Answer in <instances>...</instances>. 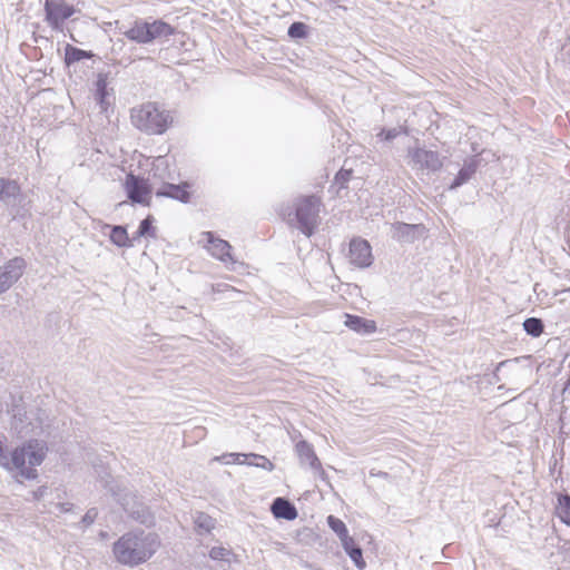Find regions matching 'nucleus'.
Segmentation results:
<instances>
[{"label":"nucleus","mask_w":570,"mask_h":570,"mask_svg":"<svg viewBox=\"0 0 570 570\" xmlns=\"http://www.w3.org/2000/svg\"><path fill=\"white\" fill-rule=\"evenodd\" d=\"M160 546L161 541L157 533L134 530L124 533L114 543L112 552L120 564L136 567L151 559Z\"/></svg>","instance_id":"obj_1"},{"label":"nucleus","mask_w":570,"mask_h":570,"mask_svg":"<svg viewBox=\"0 0 570 570\" xmlns=\"http://www.w3.org/2000/svg\"><path fill=\"white\" fill-rule=\"evenodd\" d=\"M46 488L45 487H38V494L37 498L40 500L45 495Z\"/></svg>","instance_id":"obj_39"},{"label":"nucleus","mask_w":570,"mask_h":570,"mask_svg":"<svg viewBox=\"0 0 570 570\" xmlns=\"http://www.w3.org/2000/svg\"><path fill=\"white\" fill-rule=\"evenodd\" d=\"M36 451L31 444L16 449L11 456L10 469L17 471V478L23 479L35 478Z\"/></svg>","instance_id":"obj_4"},{"label":"nucleus","mask_w":570,"mask_h":570,"mask_svg":"<svg viewBox=\"0 0 570 570\" xmlns=\"http://www.w3.org/2000/svg\"><path fill=\"white\" fill-rule=\"evenodd\" d=\"M154 218L151 216H147L142 219L138 226L136 234L132 236V240H136L140 237H157V230L153 226Z\"/></svg>","instance_id":"obj_25"},{"label":"nucleus","mask_w":570,"mask_h":570,"mask_svg":"<svg viewBox=\"0 0 570 570\" xmlns=\"http://www.w3.org/2000/svg\"><path fill=\"white\" fill-rule=\"evenodd\" d=\"M478 165L479 161L475 159H470L469 161H465L463 167L459 170L456 177L450 185V189H455L462 186L463 184L468 183L471 179V177L475 174Z\"/></svg>","instance_id":"obj_18"},{"label":"nucleus","mask_w":570,"mask_h":570,"mask_svg":"<svg viewBox=\"0 0 570 570\" xmlns=\"http://www.w3.org/2000/svg\"><path fill=\"white\" fill-rule=\"evenodd\" d=\"M0 464L1 465H8V458L4 453L2 443L0 442Z\"/></svg>","instance_id":"obj_37"},{"label":"nucleus","mask_w":570,"mask_h":570,"mask_svg":"<svg viewBox=\"0 0 570 570\" xmlns=\"http://www.w3.org/2000/svg\"><path fill=\"white\" fill-rule=\"evenodd\" d=\"M321 198L314 195L297 199L295 218L297 228L307 237L312 236L320 222Z\"/></svg>","instance_id":"obj_3"},{"label":"nucleus","mask_w":570,"mask_h":570,"mask_svg":"<svg viewBox=\"0 0 570 570\" xmlns=\"http://www.w3.org/2000/svg\"><path fill=\"white\" fill-rule=\"evenodd\" d=\"M110 240L118 247H131L134 246L132 238L128 237L127 230L124 226H112L110 230Z\"/></svg>","instance_id":"obj_21"},{"label":"nucleus","mask_w":570,"mask_h":570,"mask_svg":"<svg viewBox=\"0 0 570 570\" xmlns=\"http://www.w3.org/2000/svg\"><path fill=\"white\" fill-rule=\"evenodd\" d=\"M295 449L301 464L308 465L315 472V474L325 481L327 475L323 470L321 461L318 460L313 446L306 441H299Z\"/></svg>","instance_id":"obj_8"},{"label":"nucleus","mask_w":570,"mask_h":570,"mask_svg":"<svg viewBox=\"0 0 570 570\" xmlns=\"http://www.w3.org/2000/svg\"><path fill=\"white\" fill-rule=\"evenodd\" d=\"M327 524L328 527L337 534V537L340 538V540H345L346 538H348V530L345 525V523L334 517V515H328L327 517Z\"/></svg>","instance_id":"obj_26"},{"label":"nucleus","mask_w":570,"mask_h":570,"mask_svg":"<svg viewBox=\"0 0 570 570\" xmlns=\"http://www.w3.org/2000/svg\"><path fill=\"white\" fill-rule=\"evenodd\" d=\"M125 510L127 512H129V514L137 521H139L140 523H146L147 520L145 519L144 514L140 513L139 510L137 511H129L125 505H124Z\"/></svg>","instance_id":"obj_36"},{"label":"nucleus","mask_w":570,"mask_h":570,"mask_svg":"<svg viewBox=\"0 0 570 570\" xmlns=\"http://www.w3.org/2000/svg\"><path fill=\"white\" fill-rule=\"evenodd\" d=\"M230 458L234 459V462L240 463V464H249L255 465L257 468H262L266 471H273L275 465L264 455L249 453H230Z\"/></svg>","instance_id":"obj_16"},{"label":"nucleus","mask_w":570,"mask_h":570,"mask_svg":"<svg viewBox=\"0 0 570 570\" xmlns=\"http://www.w3.org/2000/svg\"><path fill=\"white\" fill-rule=\"evenodd\" d=\"M204 237L207 243L206 248L213 257L223 263L234 264L236 262L230 254L232 246L228 242L215 237L212 232L204 233Z\"/></svg>","instance_id":"obj_9"},{"label":"nucleus","mask_w":570,"mask_h":570,"mask_svg":"<svg viewBox=\"0 0 570 570\" xmlns=\"http://www.w3.org/2000/svg\"><path fill=\"white\" fill-rule=\"evenodd\" d=\"M97 517H98V510L96 508H90L86 512V514L82 517L80 523L83 524L85 527H89L95 522Z\"/></svg>","instance_id":"obj_33"},{"label":"nucleus","mask_w":570,"mask_h":570,"mask_svg":"<svg viewBox=\"0 0 570 570\" xmlns=\"http://www.w3.org/2000/svg\"><path fill=\"white\" fill-rule=\"evenodd\" d=\"M148 28L151 33V41L157 38H168L175 33V28L163 20H155L150 23L148 22Z\"/></svg>","instance_id":"obj_20"},{"label":"nucleus","mask_w":570,"mask_h":570,"mask_svg":"<svg viewBox=\"0 0 570 570\" xmlns=\"http://www.w3.org/2000/svg\"><path fill=\"white\" fill-rule=\"evenodd\" d=\"M271 511L276 519L292 521L297 518L295 505L285 498H276L271 505Z\"/></svg>","instance_id":"obj_15"},{"label":"nucleus","mask_w":570,"mask_h":570,"mask_svg":"<svg viewBox=\"0 0 570 570\" xmlns=\"http://www.w3.org/2000/svg\"><path fill=\"white\" fill-rule=\"evenodd\" d=\"M424 232L421 224L394 223L391 225L392 237L400 243H413L420 238Z\"/></svg>","instance_id":"obj_11"},{"label":"nucleus","mask_w":570,"mask_h":570,"mask_svg":"<svg viewBox=\"0 0 570 570\" xmlns=\"http://www.w3.org/2000/svg\"><path fill=\"white\" fill-rule=\"evenodd\" d=\"M124 35L126 38L137 43L151 42V33L148 28V22L146 21H136L135 24L130 29L125 31Z\"/></svg>","instance_id":"obj_17"},{"label":"nucleus","mask_w":570,"mask_h":570,"mask_svg":"<svg viewBox=\"0 0 570 570\" xmlns=\"http://www.w3.org/2000/svg\"><path fill=\"white\" fill-rule=\"evenodd\" d=\"M287 35L294 39H302L307 36V26L303 22H293L287 30Z\"/></svg>","instance_id":"obj_30"},{"label":"nucleus","mask_w":570,"mask_h":570,"mask_svg":"<svg viewBox=\"0 0 570 570\" xmlns=\"http://www.w3.org/2000/svg\"><path fill=\"white\" fill-rule=\"evenodd\" d=\"M48 451V448L40 444L38 442V454H37V458H38V465H40L46 456V452Z\"/></svg>","instance_id":"obj_35"},{"label":"nucleus","mask_w":570,"mask_h":570,"mask_svg":"<svg viewBox=\"0 0 570 570\" xmlns=\"http://www.w3.org/2000/svg\"><path fill=\"white\" fill-rule=\"evenodd\" d=\"M107 97V83L106 80L99 78L96 82L95 99L100 105L101 109L105 110V102Z\"/></svg>","instance_id":"obj_29"},{"label":"nucleus","mask_w":570,"mask_h":570,"mask_svg":"<svg viewBox=\"0 0 570 570\" xmlns=\"http://www.w3.org/2000/svg\"><path fill=\"white\" fill-rule=\"evenodd\" d=\"M351 176H352V170L341 169L335 175V183L338 184L341 188H344L345 184L350 180Z\"/></svg>","instance_id":"obj_32"},{"label":"nucleus","mask_w":570,"mask_h":570,"mask_svg":"<svg viewBox=\"0 0 570 570\" xmlns=\"http://www.w3.org/2000/svg\"><path fill=\"white\" fill-rule=\"evenodd\" d=\"M20 194V187L14 180L0 178V202L14 198Z\"/></svg>","instance_id":"obj_23"},{"label":"nucleus","mask_w":570,"mask_h":570,"mask_svg":"<svg viewBox=\"0 0 570 570\" xmlns=\"http://www.w3.org/2000/svg\"><path fill=\"white\" fill-rule=\"evenodd\" d=\"M342 546L344 551L348 554L354 564L360 569H364L366 567V562L363 559L362 549L355 543L354 539L348 537L345 540H342Z\"/></svg>","instance_id":"obj_19"},{"label":"nucleus","mask_w":570,"mask_h":570,"mask_svg":"<svg viewBox=\"0 0 570 570\" xmlns=\"http://www.w3.org/2000/svg\"><path fill=\"white\" fill-rule=\"evenodd\" d=\"M128 198L140 205H149L150 187L144 178L129 174L125 183Z\"/></svg>","instance_id":"obj_6"},{"label":"nucleus","mask_w":570,"mask_h":570,"mask_svg":"<svg viewBox=\"0 0 570 570\" xmlns=\"http://www.w3.org/2000/svg\"><path fill=\"white\" fill-rule=\"evenodd\" d=\"M131 122L139 130L149 135H160L173 122L169 111L161 110L154 102H147L131 109Z\"/></svg>","instance_id":"obj_2"},{"label":"nucleus","mask_w":570,"mask_h":570,"mask_svg":"<svg viewBox=\"0 0 570 570\" xmlns=\"http://www.w3.org/2000/svg\"><path fill=\"white\" fill-rule=\"evenodd\" d=\"M379 475H383V476H386L387 473L386 472H380Z\"/></svg>","instance_id":"obj_41"},{"label":"nucleus","mask_w":570,"mask_h":570,"mask_svg":"<svg viewBox=\"0 0 570 570\" xmlns=\"http://www.w3.org/2000/svg\"><path fill=\"white\" fill-rule=\"evenodd\" d=\"M57 508H59L61 512H69L72 509V503H69V502L58 503Z\"/></svg>","instance_id":"obj_38"},{"label":"nucleus","mask_w":570,"mask_h":570,"mask_svg":"<svg viewBox=\"0 0 570 570\" xmlns=\"http://www.w3.org/2000/svg\"><path fill=\"white\" fill-rule=\"evenodd\" d=\"M91 51H86L77 47L68 45L66 47L65 61L69 66L73 62H78L82 59H90L92 57Z\"/></svg>","instance_id":"obj_24"},{"label":"nucleus","mask_w":570,"mask_h":570,"mask_svg":"<svg viewBox=\"0 0 570 570\" xmlns=\"http://www.w3.org/2000/svg\"><path fill=\"white\" fill-rule=\"evenodd\" d=\"M195 530L199 533H209L216 524L215 519L204 512H196L194 515Z\"/></svg>","instance_id":"obj_22"},{"label":"nucleus","mask_w":570,"mask_h":570,"mask_svg":"<svg viewBox=\"0 0 570 570\" xmlns=\"http://www.w3.org/2000/svg\"><path fill=\"white\" fill-rule=\"evenodd\" d=\"M557 511L561 521L570 525V495L563 494L559 497Z\"/></svg>","instance_id":"obj_28"},{"label":"nucleus","mask_w":570,"mask_h":570,"mask_svg":"<svg viewBox=\"0 0 570 570\" xmlns=\"http://www.w3.org/2000/svg\"><path fill=\"white\" fill-rule=\"evenodd\" d=\"M344 324L346 327L361 335H368L376 331L375 321L357 315L345 314Z\"/></svg>","instance_id":"obj_14"},{"label":"nucleus","mask_w":570,"mask_h":570,"mask_svg":"<svg viewBox=\"0 0 570 570\" xmlns=\"http://www.w3.org/2000/svg\"><path fill=\"white\" fill-rule=\"evenodd\" d=\"M401 129L400 128H391V129H382L380 132V137L386 141H391L395 139L397 136H400Z\"/></svg>","instance_id":"obj_34"},{"label":"nucleus","mask_w":570,"mask_h":570,"mask_svg":"<svg viewBox=\"0 0 570 570\" xmlns=\"http://www.w3.org/2000/svg\"><path fill=\"white\" fill-rule=\"evenodd\" d=\"M73 8L68 6L63 0H47L46 17L48 22L58 28L66 19L72 16Z\"/></svg>","instance_id":"obj_10"},{"label":"nucleus","mask_w":570,"mask_h":570,"mask_svg":"<svg viewBox=\"0 0 570 570\" xmlns=\"http://www.w3.org/2000/svg\"><path fill=\"white\" fill-rule=\"evenodd\" d=\"M508 364V361L500 362L497 366V371H500L502 367H504Z\"/></svg>","instance_id":"obj_40"},{"label":"nucleus","mask_w":570,"mask_h":570,"mask_svg":"<svg viewBox=\"0 0 570 570\" xmlns=\"http://www.w3.org/2000/svg\"><path fill=\"white\" fill-rule=\"evenodd\" d=\"M412 168L417 170L438 171L442 168L443 161L438 151L424 148H415L409 151Z\"/></svg>","instance_id":"obj_5"},{"label":"nucleus","mask_w":570,"mask_h":570,"mask_svg":"<svg viewBox=\"0 0 570 570\" xmlns=\"http://www.w3.org/2000/svg\"><path fill=\"white\" fill-rule=\"evenodd\" d=\"M97 468H98L97 465H94V469H96L97 473H99V474H100V472L98 471V469H97Z\"/></svg>","instance_id":"obj_42"},{"label":"nucleus","mask_w":570,"mask_h":570,"mask_svg":"<svg viewBox=\"0 0 570 570\" xmlns=\"http://www.w3.org/2000/svg\"><path fill=\"white\" fill-rule=\"evenodd\" d=\"M23 271V261L16 258L10 261L4 268L0 272V287L1 289L9 287L12 283H14L21 275Z\"/></svg>","instance_id":"obj_13"},{"label":"nucleus","mask_w":570,"mask_h":570,"mask_svg":"<svg viewBox=\"0 0 570 570\" xmlns=\"http://www.w3.org/2000/svg\"><path fill=\"white\" fill-rule=\"evenodd\" d=\"M190 184L187 181L180 184H164L159 189L156 190L157 197H168L175 200H179L184 204L189 203L190 193H189Z\"/></svg>","instance_id":"obj_12"},{"label":"nucleus","mask_w":570,"mask_h":570,"mask_svg":"<svg viewBox=\"0 0 570 570\" xmlns=\"http://www.w3.org/2000/svg\"><path fill=\"white\" fill-rule=\"evenodd\" d=\"M232 556V551L224 547H213L209 551V557L213 560H228Z\"/></svg>","instance_id":"obj_31"},{"label":"nucleus","mask_w":570,"mask_h":570,"mask_svg":"<svg viewBox=\"0 0 570 570\" xmlns=\"http://www.w3.org/2000/svg\"><path fill=\"white\" fill-rule=\"evenodd\" d=\"M350 262L360 268L368 267L373 263L372 248L367 240L353 239L351 242Z\"/></svg>","instance_id":"obj_7"},{"label":"nucleus","mask_w":570,"mask_h":570,"mask_svg":"<svg viewBox=\"0 0 570 570\" xmlns=\"http://www.w3.org/2000/svg\"><path fill=\"white\" fill-rule=\"evenodd\" d=\"M523 328L527 334L538 337L542 334L544 326L540 318L529 317L523 322Z\"/></svg>","instance_id":"obj_27"}]
</instances>
